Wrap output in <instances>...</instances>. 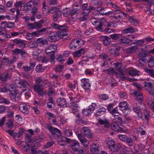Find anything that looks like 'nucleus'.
<instances>
[{
  "label": "nucleus",
  "instance_id": "36",
  "mask_svg": "<svg viewBox=\"0 0 154 154\" xmlns=\"http://www.w3.org/2000/svg\"><path fill=\"white\" fill-rule=\"evenodd\" d=\"M1 30L0 31V35H2L6 39L11 38L10 35L7 34L6 29H1Z\"/></svg>",
  "mask_w": 154,
  "mask_h": 154
},
{
  "label": "nucleus",
  "instance_id": "57",
  "mask_svg": "<svg viewBox=\"0 0 154 154\" xmlns=\"http://www.w3.org/2000/svg\"><path fill=\"white\" fill-rule=\"evenodd\" d=\"M92 4L94 6L99 5V6H101L103 4V3L101 1H98L97 0H92Z\"/></svg>",
  "mask_w": 154,
  "mask_h": 154
},
{
  "label": "nucleus",
  "instance_id": "33",
  "mask_svg": "<svg viewBox=\"0 0 154 154\" xmlns=\"http://www.w3.org/2000/svg\"><path fill=\"white\" fill-rule=\"evenodd\" d=\"M10 76L8 73L0 75V80L2 81L5 82L9 79Z\"/></svg>",
  "mask_w": 154,
  "mask_h": 154
},
{
  "label": "nucleus",
  "instance_id": "25",
  "mask_svg": "<svg viewBox=\"0 0 154 154\" xmlns=\"http://www.w3.org/2000/svg\"><path fill=\"white\" fill-rule=\"evenodd\" d=\"M138 49V48L136 46H133L130 48H127L126 52L128 54H131L135 53Z\"/></svg>",
  "mask_w": 154,
  "mask_h": 154
},
{
  "label": "nucleus",
  "instance_id": "42",
  "mask_svg": "<svg viewBox=\"0 0 154 154\" xmlns=\"http://www.w3.org/2000/svg\"><path fill=\"white\" fill-rule=\"evenodd\" d=\"M123 32L124 33H133L134 32V28L132 27H129L123 30Z\"/></svg>",
  "mask_w": 154,
  "mask_h": 154
},
{
  "label": "nucleus",
  "instance_id": "9",
  "mask_svg": "<svg viewBox=\"0 0 154 154\" xmlns=\"http://www.w3.org/2000/svg\"><path fill=\"white\" fill-rule=\"evenodd\" d=\"M94 19H91V21L93 24L95 25L96 29L98 31L104 32V29L103 26V24L102 23L98 20L94 21Z\"/></svg>",
  "mask_w": 154,
  "mask_h": 154
},
{
  "label": "nucleus",
  "instance_id": "59",
  "mask_svg": "<svg viewBox=\"0 0 154 154\" xmlns=\"http://www.w3.org/2000/svg\"><path fill=\"white\" fill-rule=\"evenodd\" d=\"M75 41H72L69 45V48L71 50L75 49L77 47V46L75 45Z\"/></svg>",
  "mask_w": 154,
  "mask_h": 154
},
{
  "label": "nucleus",
  "instance_id": "12",
  "mask_svg": "<svg viewBox=\"0 0 154 154\" xmlns=\"http://www.w3.org/2000/svg\"><path fill=\"white\" fill-rule=\"evenodd\" d=\"M16 84L17 87L20 88H28L29 86L27 81L24 79L20 80L17 82Z\"/></svg>",
  "mask_w": 154,
  "mask_h": 154
},
{
  "label": "nucleus",
  "instance_id": "23",
  "mask_svg": "<svg viewBox=\"0 0 154 154\" xmlns=\"http://www.w3.org/2000/svg\"><path fill=\"white\" fill-rule=\"evenodd\" d=\"M134 95L136 97V99L137 100H143V94L139 91H136L134 92Z\"/></svg>",
  "mask_w": 154,
  "mask_h": 154
},
{
  "label": "nucleus",
  "instance_id": "39",
  "mask_svg": "<svg viewBox=\"0 0 154 154\" xmlns=\"http://www.w3.org/2000/svg\"><path fill=\"white\" fill-rule=\"evenodd\" d=\"M145 71L148 75L154 78V70L153 69L146 68L145 69Z\"/></svg>",
  "mask_w": 154,
  "mask_h": 154
},
{
  "label": "nucleus",
  "instance_id": "34",
  "mask_svg": "<svg viewBox=\"0 0 154 154\" xmlns=\"http://www.w3.org/2000/svg\"><path fill=\"white\" fill-rule=\"evenodd\" d=\"M152 84L150 82H145L144 84V88L145 90L149 92L151 91L152 87Z\"/></svg>",
  "mask_w": 154,
  "mask_h": 154
},
{
  "label": "nucleus",
  "instance_id": "18",
  "mask_svg": "<svg viewBox=\"0 0 154 154\" xmlns=\"http://www.w3.org/2000/svg\"><path fill=\"white\" fill-rule=\"evenodd\" d=\"M84 135L88 138H91L92 137V134L91 130L87 127H84L82 128Z\"/></svg>",
  "mask_w": 154,
  "mask_h": 154
},
{
  "label": "nucleus",
  "instance_id": "55",
  "mask_svg": "<svg viewBox=\"0 0 154 154\" xmlns=\"http://www.w3.org/2000/svg\"><path fill=\"white\" fill-rule=\"evenodd\" d=\"M82 87L86 90V91L90 89L91 85L88 82L85 83V84H83L82 85Z\"/></svg>",
  "mask_w": 154,
  "mask_h": 154
},
{
  "label": "nucleus",
  "instance_id": "7",
  "mask_svg": "<svg viewBox=\"0 0 154 154\" xmlns=\"http://www.w3.org/2000/svg\"><path fill=\"white\" fill-rule=\"evenodd\" d=\"M141 106L142 107L138 106L136 103H133L131 105V107L133 108V110L136 113L140 111V109L144 111L146 110V108L144 103H142L141 104Z\"/></svg>",
  "mask_w": 154,
  "mask_h": 154
},
{
  "label": "nucleus",
  "instance_id": "56",
  "mask_svg": "<svg viewBox=\"0 0 154 154\" xmlns=\"http://www.w3.org/2000/svg\"><path fill=\"white\" fill-rule=\"evenodd\" d=\"M149 60H150L148 61V65L149 67L152 68L154 66V57L151 58L149 59Z\"/></svg>",
  "mask_w": 154,
  "mask_h": 154
},
{
  "label": "nucleus",
  "instance_id": "16",
  "mask_svg": "<svg viewBox=\"0 0 154 154\" xmlns=\"http://www.w3.org/2000/svg\"><path fill=\"white\" fill-rule=\"evenodd\" d=\"M57 46L54 44L50 45L45 50V52L47 54L54 53L57 49Z\"/></svg>",
  "mask_w": 154,
  "mask_h": 154
},
{
  "label": "nucleus",
  "instance_id": "58",
  "mask_svg": "<svg viewBox=\"0 0 154 154\" xmlns=\"http://www.w3.org/2000/svg\"><path fill=\"white\" fill-rule=\"evenodd\" d=\"M80 141L85 147H88V143L87 140L86 138H83L82 139H81Z\"/></svg>",
  "mask_w": 154,
  "mask_h": 154
},
{
  "label": "nucleus",
  "instance_id": "13",
  "mask_svg": "<svg viewBox=\"0 0 154 154\" xmlns=\"http://www.w3.org/2000/svg\"><path fill=\"white\" fill-rule=\"evenodd\" d=\"M100 41L103 42L104 45L106 46L109 45L111 43V40L110 38L107 36H100Z\"/></svg>",
  "mask_w": 154,
  "mask_h": 154
},
{
  "label": "nucleus",
  "instance_id": "20",
  "mask_svg": "<svg viewBox=\"0 0 154 154\" xmlns=\"http://www.w3.org/2000/svg\"><path fill=\"white\" fill-rule=\"evenodd\" d=\"M51 36L48 37V39L49 41L51 42H54L59 40V38L57 35L56 32H52L51 34Z\"/></svg>",
  "mask_w": 154,
  "mask_h": 154
},
{
  "label": "nucleus",
  "instance_id": "43",
  "mask_svg": "<svg viewBox=\"0 0 154 154\" xmlns=\"http://www.w3.org/2000/svg\"><path fill=\"white\" fill-rule=\"evenodd\" d=\"M44 22V20H41L38 22H35V27L39 29L42 26V24Z\"/></svg>",
  "mask_w": 154,
  "mask_h": 154
},
{
  "label": "nucleus",
  "instance_id": "32",
  "mask_svg": "<svg viewBox=\"0 0 154 154\" xmlns=\"http://www.w3.org/2000/svg\"><path fill=\"white\" fill-rule=\"evenodd\" d=\"M106 111V109L102 107L99 109L96 112L95 115L96 116H100L103 115Z\"/></svg>",
  "mask_w": 154,
  "mask_h": 154
},
{
  "label": "nucleus",
  "instance_id": "45",
  "mask_svg": "<svg viewBox=\"0 0 154 154\" xmlns=\"http://www.w3.org/2000/svg\"><path fill=\"white\" fill-rule=\"evenodd\" d=\"M125 142L130 146H132L133 145V140L131 137H127Z\"/></svg>",
  "mask_w": 154,
  "mask_h": 154
},
{
  "label": "nucleus",
  "instance_id": "49",
  "mask_svg": "<svg viewBox=\"0 0 154 154\" xmlns=\"http://www.w3.org/2000/svg\"><path fill=\"white\" fill-rule=\"evenodd\" d=\"M117 70L118 73L116 72V74L118 76L120 75H125V72L124 69H122L121 67H119L117 68Z\"/></svg>",
  "mask_w": 154,
  "mask_h": 154
},
{
  "label": "nucleus",
  "instance_id": "52",
  "mask_svg": "<svg viewBox=\"0 0 154 154\" xmlns=\"http://www.w3.org/2000/svg\"><path fill=\"white\" fill-rule=\"evenodd\" d=\"M65 134L67 137H70L72 135V130L69 129H66L64 131Z\"/></svg>",
  "mask_w": 154,
  "mask_h": 154
},
{
  "label": "nucleus",
  "instance_id": "21",
  "mask_svg": "<svg viewBox=\"0 0 154 154\" xmlns=\"http://www.w3.org/2000/svg\"><path fill=\"white\" fill-rule=\"evenodd\" d=\"M70 139L63 137L58 140V143L60 145L64 146L66 145V142L68 143H69L70 142Z\"/></svg>",
  "mask_w": 154,
  "mask_h": 154
},
{
  "label": "nucleus",
  "instance_id": "62",
  "mask_svg": "<svg viewBox=\"0 0 154 154\" xmlns=\"http://www.w3.org/2000/svg\"><path fill=\"white\" fill-rule=\"evenodd\" d=\"M6 124L8 128H11L13 126V121L11 119H9Z\"/></svg>",
  "mask_w": 154,
  "mask_h": 154
},
{
  "label": "nucleus",
  "instance_id": "17",
  "mask_svg": "<svg viewBox=\"0 0 154 154\" xmlns=\"http://www.w3.org/2000/svg\"><path fill=\"white\" fill-rule=\"evenodd\" d=\"M57 105L60 107H66L67 102L65 98H59L57 99Z\"/></svg>",
  "mask_w": 154,
  "mask_h": 154
},
{
  "label": "nucleus",
  "instance_id": "54",
  "mask_svg": "<svg viewBox=\"0 0 154 154\" xmlns=\"http://www.w3.org/2000/svg\"><path fill=\"white\" fill-rule=\"evenodd\" d=\"M0 103H4L6 105H8L10 103V102L8 99L4 98L0 99Z\"/></svg>",
  "mask_w": 154,
  "mask_h": 154
},
{
  "label": "nucleus",
  "instance_id": "27",
  "mask_svg": "<svg viewBox=\"0 0 154 154\" xmlns=\"http://www.w3.org/2000/svg\"><path fill=\"white\" fill-rule=\"evenodd\" d=\"M31 151L32 154H48V152L47 151L42 152L40 150H36V149L33 147L32 148Z\"/></svg>",
  "mask_w": 154,
  "mask_h": 154
},
{
  "label": "nucleus",
  "instance_id": "28",
  "mask_svg": "<svg viewBox=\"0 0 154 154\" xmlns=\"http://www.w3.org/2000/svg\"><path fill=\"white\" fill-rule=\"evenodd\" d=\"M128 73L130 75L133 76L138 75H139V73L140 72L139 71L133 69L128 70Z\"/></svg>",
  "mask_w": 154,
  "mask_h": 154
},
{
  "label": "nucleus",
  "instance_id": "64",
  "mask_svg": "<svg viewBox=\"0 0 154 154\" xmlns=\"http://www.w3.org/2000/svg\"><path fill=\"white\" fill-rule=\"evenodd\" d=\"M56 59L57 61L61 63H63V62L65 61V60L63 59L60 55H58Z\"/></svg>",
  "mask_w": 154,
  "mask_h": 154
},
{
  "label": "nucleus",
  "instance_id": "2",
  "mask_svg": "<svg viewBox=\"0 0 154 154\" xmlns=\"http://www.w3.org/2000/svg\"><path fill=\"white\" fill-rule=\"evenodd\" d=\"M147 53L148 51H141L139 54V60L138 61L141 64L144 65L146 62L149 61V58Z\"/></svg>",
  "mask_w": 154,
  "mask_h": 154
},
{
  "label": "nucleus",
  "instance_id": "15",
  "mask_svg": "<svg viewBox=\"0 0 154 154\" xmlns=\"http://www.w3.org/2000/svg\"><path fill=\"white\" fill-rule=\"evenodd\" d=\"M35 64L34 62H30L29 66H24L23 67V69L25 72H28L31 71L32 72L34 70Z\"/></svg>",
  "mask_w": 154,
  "mask_h": 154
},
{
  "label": "nucleus",
  "instance_id": "4",
  "mask_svg": "<svg viewBox=\"0 0 154 154\" xmlns=\"http://www.w3.org/2000/svg\"><path fill=\"white\" fill-rule=\"evenodd\" d=\"M26 11H31V13L33 14V15L35 14L36 12H37L38 11L37 8L35 6L32 1H30L26 3Z\"/></svg>",
  "mask_w": 154,
  "mask_h": 154
},
{
  "label": "nucleus",
  "instance_id": "10",
  "mask_svg": "<svg viewBox=\"0 0 154 154\" xmlns=\"http://www.w3.org/2000/svg\"><path fill=\"white\" fill-rule=\"evenodd\" d=\"M9 95L11 100L13 102H18L20 99L19 97L17 94L16 90H14L13 91H10Z\"/></svg>",
  "mask_w": 154,
  "mask_h": 154
},
{
  "label": "nucleus",
  "instance_id": "46",
  "mask_svg": "<svg viewBox=\"0 0 154 154\" xmlns=\"http://www.w3.org/2000/svg\"><path fill=\"white\" fill-rule=\"evenodd\" d=\"M24 132V130L23 129H20L18 133H15L14 135H15V138H16L17 137L19 138L20 137V136L22 135Z\"/></svg>",
  "mask_w": 154,
  "mask_h": 154
},
{
  "label": "nucleus",
  "instance_id": "51",
  "mask_svg": "<svg viewBox=\"0 0 154 154\" xmlns=\"http://www.w3.org/2000/svg\"><path fill=\"white\" fill-rule=\"evenodd\" d=\"M69 11L70 10L69 9L66 8L63 11V14L65 17H67L70 14Z\"/></svg>",
  "mask_w": 154,
  "mask_h": 154
},
{
  "label": "nucleus",
  "instance_id": "30",
  "mask_svg": "<svg viewBox=\"0 0 154 154\" xmlns=\"http://www.w3.org/2000/svg\"><path fill=\"white\" fill-rule=\"evenodd\" d=\"M46 68V66L42 67V64H39L36 66L35 70L37 72H43Z\"/></svg>",
  "mask_w": 154,
  "mask_h": 154
},
{
  "label": "nucleus",
  "instance_id": "48",
  "mask_svg": "<svg viewBox=\"0 0 154 154\" xmlns=\"http://www.w3.org/2000/svg\"><path fill=\"white\" fill-rule=\"evenodd\" d=\"M60 10L59 9L57 8L56 7L53 6L52 7L51 9L49 11L50 13L53 14L57 12V11H60Z\"/></svg>",
  "mask_w": 154,
  "mask_h": 154
},
{
  "label": "nucleus",
  "instance_id": "63",
  "mask_svg": "<svg viewBox=\"0 0 154 154\" xmlns=\"http://www.w3.org/2000/svg\"><path fill=\"white\" fill-rule=\"evenodd\" d=\"M100 58L108 60L109 59V58L108 55L105 53H102L100 55Z\"/></svg>",
  "mask_w": 154,
  "mask_h": 154
},
{
  "label": "nucleus",
  "instance_id": "35",
  "mask_svg": "<svg viewBox=\"0 0 154 154\" xmlns=\"http://www.w3.org/2000/svg\"><path fill=\"white\" fill-rule=\"evenodd\" d=\"M112 130L116 132L122 131L123 130V129L120 128L117 124L112 125Z\"/></svg>",
  "mask_w": 154,
  "mask_h": 154
},
{
  "label": "nucleus",
  "instance_id": "6",
  "mask_svg": "<svg viewBox=\"0 0 154 154\" xmlns=\"http://www.w3.org/2000/svg\"><path fill=\"white\" fill-rule=\"evenodd\" d=\"M109 148L112 151L116 152L117 151L116 148L115 142L114 140L110 138H108L106 140Z\"/></svg>",
  "mask_w": 154,
  "mask_h": 154
},
{
  "label": "nucleus",
  "instance_id": "41",
  "mask_svg": "<svg viewBox=\"0 0 154 154\" xmlns=\"http://www.w3.org/2000/svg\"><path fill=\"white\" fill-rule=\"evenodd\" d=\"M28 46L30 48H35L38 47V45L36 41H31L28 44Z\"/></svg>",
  "mask_w": 154,
  "mask_h": 154
},
{
  "label": "nucleus",
  "instance_id": "40",
  "mask_svg": "<svg viewBox=\"0 0 154 154\" xmlns=\"http://www.w3.org/2000/svg\"><path fill=\"white\" fill-rule=\"evenodd\" d=\"M93 112V111L89 109V107L88 109H83L82 110V113L84 116H87L88 115H90Z\"/></svg>",
  "mask_w": 154,
  "mask_h": 154
},
{
  "label": "nucleus",
  "instance_id": "3",
  "mask_svg": "<svg viewBox=\"0 0 154 154\" xmlns=\"http://www.w3.org/2000/svg\"><path fill=\"white\" fill-rule=\"evenodd\" d=\"M116 44H112L109 46L108 48L109 53L114 57L119 56L120 54L119 51L120 48L116 47Z\"/></svg>",
  "mask_w": 154,
  "mask_h": 154
},
{
  "label": "nucleus",
  "instance_id": "38",
  "mask_svg": "<svg viewBox=\"0 0 154 154\" xmlns=\"http://www.w3.org/2000/svg\"><path fill=\"white\" fill-rule=\"evenodd\" d=\"M57 35L59 38V40L63 38L67 35V34L63 32H56Z\"/></svg>",
  "mask_w": 154,
  "mask_h": 154
},
{
  "label": "nucleus",
  "instance_id": "14",
  "mask_svg": "<svg viewBox=\"0 0 154 154\" xmlns=\"http://www.w3.org/2000/svg\"><path fill=\"white\" fill-rule=\"evenodd\" d=\"M13 53L15 55H17L20 54V55L23 57H25L27 54L25 50L20 49L16 48L13 51Z\"/></svg>",
  "mask_w": 154,
  "mask_h": 154
},
{
  "label": "nucleus",
  "instance_id": "61",
  "mask_svg": "<svg viewBox=\"0 0 154 154\" xmlns=\"http://www.w3.org/2000/svg\"><path fill=\"white\" fill-rule=\"evenodd\" d=\"M70 107L73 110H76L78 107V105L74 102H72L69 105Z\"/></svg>",
  "mask_w": 154,
  "mask_h": 154
},
{
  "label": "nucleus",
  "instance_id": "22",
  "mask_svg": "<svg viewBox=\"0 0 154 154\" xmlns=\"http://www.w3.org/2000/svg\"><path fill=\"white\" fill-rule=\"evenodd\" d=\"M85 50L83 48H82L80 50L76 51L73 53V57L74 58L79 57L85 53Z\"/></svg>",
  "mask_w": 154,
  "mask_h": 154
},
{
  "label": "nucleus",
  "instance_id": "50",
  "mask_svg": "<svg viewBox=\"0 0 154 154\" xmlns=\"http://www.w3.org/2000/svg\"><path fill=\"white\" fill-rule=\"evenodd\" d=\"M2 63H3L4 65H7L10 64V61H9V58L4 57L3 58L2 61Z\"/></svg>",
  "mask_w": 154,
  "mask_h": 154
},
{
  "label": "nucleus",
  "instance_id": "29",
  "mask_svg": "<svg viewBox=\"0 0 154 154\" xmlns=\"http://www.w3.org/2000/svg\"><path fill=\"white\" fill-rule=\"evenodd\" d=\"M62 16V12L60 10L55 13L53 15V20L54 22L57 21L58 19L60 17Z\"/></svg>",
  "mask_w": 154,
  "mask_h": 154
},
{
  "label": "nucleus",
  "instance_id": "53",
  "mask_svg": "<svg viewBox=\"0 0 154 154\" xmlns=\"http://www.w3.org/2000/svg\"><path fill=\"white\" fill-rule=\"evenodd\" d=\"M116 116L117 117L115 118V121H116V122H117L118 123L120 124H122L124 123L122 118L119 117L118 116H114L115 117H116Z\"/></svg>",
  "mask_w": 154,
  "mask_h": 154
},
{
  "label": "nucleus",
  "instance_id": "1",
  "mask_svg": "<svg viewBox=\"0 0 154 154\" xmlns=\"http://www.w3.org/2000/svg\"><path fill=\"white\" fill-rule=\"evenodd\" d=\"M35 81V84L33 87L34 91L38 95L43 96L45 94L43 90L46 85V83L42 81V77L40 76L36 78Z\"/></svg>",
  "mask_w": 154,
  "mask_h": 154
},
{
  "label": "nucleus",
  "instance_id": "26",
  "mask_svg": "<svg viewBox=\"0 0 154 154\" xmlns=\"http://www.w3.org/2000/svg\"><path fill=\"white\" fill-rule=\"evenodd\" d=\"M92 146L90 148V150L92 154H98V146L95 144H92Z\"/></svg>",
  "mask_w": 154,
  "mask_h": 154
},
{
  "label": "nucleus",
  "instance_id": "19",
  "mask_svg": "<svg viewBox=\"0 0 154 154\" xmlns=\"http://www.w3.org/2000/svg\"><path fill=\"white\" fill-rule=\"evenodd\" d=\"M30 108V106L25 104H23L21 105L20 107V110L23 113L26 114L29 113V109Z\"/></svg>",
  "mask_w": 154,
  "mask_h": 154
},
{
  "label": "nucleus",
  "instance_id": "47",
  "mask_svg": "<svg viewBox=\"0 0 154 154\" xmlns=\"http://www.w3.org/2000/svg\"><path fill=\"white\" fill-rule=\"evenodd\" d=\"M121 36V34H114L110 35V37L112 39L115 40L119 39V38H120Z\"/></svg>",
  "mask_w": 154,
  "mask_h": 154
},
{
  "label": "nucleus",
  "instance_id": "37",
  "mask_svg": "<svg viewBox=\"0 0 154 154\" xmlns=\"http://www.w3.org/2000/svg\"><path fill=\"white\" fill-rule=\"evenodd\" d=\"M129 21L131 24L135 26H137L138 23V20L132 17H129Z\"/></svg>",
  "mask_w": 154,
  "mask_h": 154
},
{
  "label": "nucleus",
  "instance_id": "60",
  "mask_svg": "<svg viewBox=\"0 0 154 154\" xmlns=\"http://www.w3.org/2000/svg\"><path fill=\"white\" fill-rule=\"evenodd\" d=\"M68 29V27L65 25H60L59 29L61 31V32H65Z\"/></svg>",
  "mask_w": 154,
  "mask_h": 154
},
{
  "label": "nucleus",
  "instance_id": "8",
  "mask_svg": "<svg viewBox=\"0 0 154 154\" xmlns=\"http://www.w3.org/2000/svg\"><path fill=\"white\" fill-rule=\"evenodd\" d=\"M69 143H70V147L74 151L78 152L80 149V146L78 141L70 139Z\"/></svg>",
  "mask_w": 154,
  "mask_h": 154
},
{
  "label": "nucleus",
  "instance_id": "5",
  "mask_svg": "<svg viewBox=\"0 0 154 154\" xmlns=\"http://www.w3.org/2000/svg\"><path fill=\"white\" fill-rule=\"evenodd\" d=\"M48 130L54 136H56L57 137H60L62 134L60 131L57 128H54L50 125L47 126Z\"/></svg>",
  "mask_w": 154,
  "mask_h": 154
},
{
  "label": "nucleus",
  "instance_id": "31",
  "mask_svg": "<svg viewBox=\"0 0 154 154\" xmlns=\"http://www.w3.org/2000/svg\"><path fill=\"white\" fill-rule=\"evenodd\" d=\"M36 41L37 44H38L40 45H43L48 44L47 40L43 38L37 39Z\"/></svg>",
  "mask_w": 154,
  "mask_h": 154
},
{
  "label": "nucleus",
  "instance_id": "11",
  "mask_svg": "<svg viewBox=\"0 0 154 154\" xmlns=\"http://www.w3.org/2000/svg\"><path fill=\"white\" fill-rule=\"evenodd\" d=\"M129 105L126 101L121 102L119 104V106L120 109L122 112L124 110H131V109L129 107Z\"/></svg>",
  "mask_w": 154,
  "mask_h": 154
},
{
  "label": "nucleus",
  "instance_id": "24",
  "mask_svg": "<svg viewBox=\"0 0 154 154\" xmlns=\"http://www.w3.org/2000/svg\"><path fill=\"white\" fill-rule=\"evenodd\" d=\"M98 122L101 125H104V127L106 128H108L110 126L109 122L106 119H105L104 120L101 119H99Z\"/></svg>",
  "mask_w": 154,
  "mask_h": 154
},
{
  "label": "nucleus",
  "instance_id": "44",
  "mask_svg": "<svg viewBox=\"0 0 154 154\" xmlns=\"http://www.w3.org/2000/svg\"><path fill=\"white\" fill-rule=\"evenodd\" d=\"M39 35H42L43 34H46L48 33V31L47 29L45 28H43L42 29L38 30Z\"/></svg>",
  "mask_w": 154,
  "mask_h": 154
}]
</instances>
